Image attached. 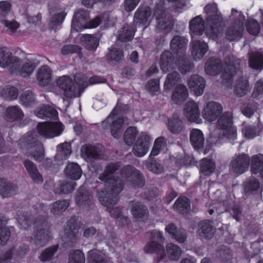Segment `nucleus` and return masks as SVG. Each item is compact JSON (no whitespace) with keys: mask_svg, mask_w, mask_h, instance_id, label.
Listing matches in <instances>:
<instances>
[{"mask_svg":"<svg viewBox=\"0 0 263 263\" xmlns=\"http://www.w3.org/2000/svg\"><path fill=\"white\" fill-rule=\"evenodd\" d=\"M117 168V165L111 164L108 165L106 171L100 177V179L104 182L105 190L98 193L100 203L107 208L110 215L118 218L121 215L120 208H111L118 200V195L123 190V182H130L133 186L138 187L144 185L142 176L138 171L130 165L124 166L121 171V179H115L113 172Z\"/></svg>","mask_w":263,"mask_h":263,"instance_id":"obj_1","label":"nucleus"},{"mask_svg":"<svg viewBox=\"0 0 263 263\" xmlns=\"http://www.w3.org/2000/svg\"><path fill=\"white\" fill-rule=\"evenodd\" d=\"M155 16L157 22V28L160 30L169 31L172 28L173 23L170 14L163 11V4L158 6L153 15L149 7L138 9L134 17V22L137 24L145 25L147 22Z\"/></svg>","mask_w":263,"mask_h":263,"instance_id":"obj_2","label":"nucleus"},{"mask_svg":"<svg viewBox=\"0 0 263 263\" xmlns=\"http://www.w3.org/2000/svg\"><path fill=\"white\" fill-rule=\"evenodd\" d=\"M0 66L8 68L12 73L26 78L32 73L36 64L31 61L22 64L16 57L6 48H0Z\"/></svg>","mask_w":263,"mask_h":263,"instance_id":"obj_3","label":"nucleus"},{"mask_svg":"<svg viewBox=\"0 0 263 263\" xmlns=\"http://www.w3.org/2000/svg\"><path fill=\"white\" fill-rule=\"evenodd\" d=\"M74 81L77 84L76 87L72 80L66 76H62L57 80V86L63 91L64 95L67 98L76 97L79 96V91L87 86L88 84L99 83L97 77L90 78L88 81L85 76H76Z\"/></svg>","mask_w":263,"mask_h":263,"instance_id":"obj_4","label":"nucleus"},{"mask_svg":"<svg viewBox=\"0 0 263 263\" xmlns=\"http://www.w3.org/2000/svg\"><path fill=\"white\" fill-rule=\"evenodd\" d=\"M204 12L208 15L206 20L207 36L214 40L222 30L224 26L222 18L215 3L207 5L204 7Z\"/></svg>","mask_w":263,"mask_h":263,"instance_id":"obj_5","label":"nucleus"},{"mask_svg":"<svg viewBox=\"0 0 263 263\" xmlns=\"http://www.w3.org/2000/svg\"><path fill=\"white\" fill-rule=\"evenodd\" d=\"M217 129L218 130V140H234L237 138L236 127L233 124L231 112H225L218 119Z\"/></svg>","mask_w":263,"mask_h":263,"instance_id":"obj_6","label":"nucleus"},{"mask_svg":"<svg viewBox=\"0 0 263 263\" xmlns=\"http://www.w3.org/2000/svg\"><path fill=\"white\" fill-rule=\"evenodd\" d=\"M22 148L27 151L36 160H41L44 155L43 144L38 141L34 132L27 133L20 140Z\"/></svg>","mask_w":263,"mask_h":263,"instance_id":"obj_7","label":"nucleus"},{"mask_svg":"<svg viewBox=\"0 0 263 263\" xmlns=\"http://www.w3.org/2000/svg\"><path fill=\"white\" fill-rule=\"evenodd\" d=\"M165 238L163 236V232L154 230L151 232V241L148 242L144 248L146 253H155L157 259L160 261L166 256L164 249L163 243Z\"/></svg>","mask_w":263,"mask_h":263,"instance_id":"obj_8","label":"nucleus"},{"mask_svg":"<svg viewBox=\"0 0 263 263\" xmlns=\"http://www.w3.org/2000/svg\"><path fill=\"white\" fill-rule=\"evenodd\" d=\"M232 15L238 20L228 28L226 32V37L230 41L239 40L242 35L244 30L245 16L241 12L235 9H232Z\"/></svg>","mask_w":263,"mask_h":263,"instance_id":"obj_9","label":"nucleus"},{"mask_svg":"<svg viewBox=\"0 0 263 263\" xmlns=\"http://www.w3.org/2000/svg\"><path fill=\"white\" fill-rule=\"evenodd\" d=\"M88 20L87 13L83 10H80L74 15L72 21L71 29L76 31H80L84 28H96L101 23V20L99 17H96L92 20L89 26H86V23Z\"/></svg>","mask_w":263,"mask_h":263,"instance_id":"obj_10","label":"nucleus"},{"mask_svg":"<svg viewBox=\"0 0 263 263\" xmlns=\"http://www.w3.org/2000/svg\"><path fill=\"white\" fill-rule=\"evenodd\" d=\"M63 130L64 126L60 122L39 123L37 126L39 134L48 138L59 136Z\"/></svg>","mask_w":263,"mask_h":263,"instance_id":"obj_11","label":"nucleus"},{"mask_svg":"<svg viewBox=\"0 0 263 263\" xmlns=\"http://www.w3.org/2000/svg\"><path fill=\"white\" fill-rule=\"evenodd\" d=\"M250 158L246 154H241L233 157L230 163V170L234 173L240 175L248 168Z\"/></svg>","mask_w":263,"mask_h":263,"instance_id":"obj_12","label":"nucleus"},{"mask_svg":"<svg viewBox=\"0 0 263 263\" xmlns=\"http://www.w3.org/2000/svg\"><path fill=\"white\" fill-rule=\"evenodd\" d=\"M223 110L222 106L218 103L211 101L206 103L202 111V116L206 122L215 121Z\"/></svg>","mask_w":263,"mask_h":263,"instance_id":"obj_13","label":"nucleus"},{"mask_svg":"<svg viewBox=\"0 0 263 263\" xmlns=\"http://www.w3.org/2000/svg\"><path fill=\"white\" fill-rule=\"evenodd\" d=\"M152 139L146 133H141L136 143L133 146V152L135 155L141 157L147 152Z\"/></svg>","mask_w":263,"mask_h":263,"instance_id":"obj_14","label":"nucleus"},{"mask_svg":"<svg viewBox=\"0 0 263 263\" xmlns=\"http://www.w3.org/2000/svg\"><path fill=\"white\" fill-rule=\"evenodd\" d=\"M184 114L190 122L196 123L201 122L198 105L194 101H189L185 104L184 108Z\"/></svg>","mask_w":263,"mask_h":263,"instance_id":"obj_15","label":"nucleus"},{"mask_svg":"<svg viewBox=\"0 0 263 263\" xmlns=\"http://www.w3.org/2000/svg\"><path fill=\"white\" fill-rule=\"evenodd\" d=\"M192 54L196 61L201 59L209 49L208 45L204 42L198 40L197 38L192 39Z\"/></svg>","mask_w":263,"mask_h":263,"instance_id":"obj_16","label":"nucleus"},{"mask_svg":"<svg viewBox=\"0 0 263 263\" xmlns=\"http://www.w3.org/2000/svg\"><path fill=\"white\" fill-rule=\"evenodd\" d=\"M160 67L164 73L177 67V63L174 61L173 55L170 51H165L162 53L160 59Z\"/></svg>","mask_w":263,"mask_h":263,"instance_id":"obj_17","label":"nucleus"},{"mask_svg":"<svg viewBox=\"0 0 263 263\" xmlns=\"http://www.w3.org/2000/svg\"><path fill=\"white\" fill-rule=\"evenodd\" d=\"M188 85L196 96H201L204 91L205 81L203 78L198 76H192L188 81Z\"/></svg>","mask_w":263,"mask_h":263,"instance_id":"obj_18","label":"nucleus"},{"mask_svg":"<svg viewBox=\"0 0 263 263\" xmlns=\"http://www.w3.org/2000/svg\"><path fill=\"white\" fill-rule=\"evenodd\" d=\"M206 25L204 26L202 18L200 15L193 18L190 23L191 34L192 39L197 38V36L202 34L204 29L206 30ZM207 35V34L205 33Z\"/></svg>","mask_w":263,"mask_h":263,"instance_id":"obj_19","label":"nucleus"},{"mask_svg":"<svg viewBox=\"0 0 263 263\" xmlns=\"http://www.w3.org/2000/svg\"><path fill=\"white\" fill-rule=\"evenodd\" d=\"M131 213L134 217L138 220L144 221L148 217L147 209L139 202H132Z\"/></svg>","mask_w":263,"mask_h":263,"instance_id":"obj_20","label":"nucleus"},{"mask_svg":"<svg viewBox=\"0 0 263 263\" xmlns=\"http://www.w3.org/2000/svg\"><path fill=\"white\" fill-rule=\"evenodd\" d=\"M187 43V40L183 37L175 36L171 42V48L174 54L184 53L185 47Z\"/></svg>","mask_w":263,"mask_h":263,"instance_id":"obj_21","label":"nucleus"},{"mask_svg":"<svg viewBox=\"0 0 263 263\" xmlns=\"http://www.w3.org/2000/svg\"><path fill=\"white\" fill-rule=\"evenodd\" d=\"M16 186L4 179H0V195L3 198L9 197L16 194Z\"/></svg>","mask_w":263,"mask_h":263,"instance_id":"obj_22","label":"nucleus"},{"mask_svg":"<svg viewBox=\"0 0 263 263\" xmlns=\"http://www.w3.org/2000/svg\"><path fill=\"white\" fill-rule=\"evenodd\" d=\"M24 165L33 181L37 183H42L43 177L37 171L36 165L32 161L26 160Z\"/></svg>","mask_w":263,"mask_h":263,"instance_id":"obj_23","label":"nucleus"},{"mask_svg":"<svg viewBox=\"0 0 263 263\" xmlns=\"http://www.w3.org/2000/svg\"><path fill=\"white\" fill-rule=\"evenodd\" d=\"M188 97L187 89L185 86L180 85L175 88L172 97L173 102L180 104L183 102Z\"/></svg>","mask_w":263,"mask_h":263,"instance_id":"obj_24","label":"nucleus"},{"mask_svg":"<svg viewBox=\"0 0 263 263\" xmlns=\"http://www.w3.org/2000/svg\"><path fill=\"white\" fill-rule=\"evenodd\" d=\"M248 54L250 67L255 69H262L263 68V54L259 52L250 51Z\"/></svg>","mask_w":263,"mask_h":263,"instance_id":"obj_25","label":"nucleus"},{"mask_svg":"<svg viewBox=\"0 0 263 263\" xmlns=\"http://www.w3.org/2000/svg\"><path fill=\"white\" fill-rule=\"evenodd\" d=\"M36 78L40 85H47L51 80V70L49 67L42 66L37 71Z\"/></svg>","mask_w":263,"mask_h":263,"instance_id":"obj_26","label":"nucleus"},{"mask_svg":"<svg viewBox=\"0 0 263 263\" xmlns=\"http://www.w3.org/2000/svg\"><path fill=\"white\" fill-rule=\"evenodd\" d=\"M66 176L74 180H79L82 175V170L76 163H69L65 169Z\"/></svg>","mask_w":263,"mask_h":263,"instance_id":"obj_27","label":"nucleus"},{"mask_svg":"<svg viewBox=\"0 0 263 263\" xmlns=\"http://www.w3.org/2000/svg\"><path fill=\"white\" fill-rule=\"evenodd\" d=\"M5 117L10 122L20 120L23 118L24 113L17 106H10L6 110Z\"/></svg>","mask_w":263,"mask_h":263,"instance_id":"obj_28","label":"nucleus"},{"mask_svg":"<svg viewBox=\"0 0 263 263\" xmlns=\"http://www.w3.org/2000/svg\"><path fill=\"white\" fill-rule=\"evenodd\" d=\"M36 117L40 118H56L58 112L52 107L49 105H42L37 108L34 111Z\"/></svg>","mask_w":263,"mask_h":263,"instance_id":"obj_29","label":"nucleus"},{"mask_svg":"<svg viewBox=\"0 0 263 263\" xmlns=\"http://www.w3.org/2000/svg\"><path fill=\"white\" fill-rule=\"evenodd\" d=\"M221 63L220 59L210 58L206 62L205 71L209 75H215L221 70Z\"/></svg>","mask_w":263,"mask_h":263,"instance_id":"obj_30","label":"nucleus"},{"mask_svg":"<svg viewBox=\"0 0 263 263\" xmlns=\"http://www.w3.org/2000/svg\"><path fill=\"white\" fill-rule=\"evenodd\" d=\"M37 233H36V239L39 241L38 243H41V246L44 245L50 237V232L49 229L46 225L45 221L41 223V228H37Z\"/></svg>","mask_w":263,"mask_h":263,"instance_id":"obj_31","label":"nucleus"},{"mask_svg":"<svg viewBox=\"0 0 263 263\" xmlns=\"http://www.w3.org/2000/svg\"><path fill=\"white\" fill-rule=\"evenodd\" d=\"M79 227L76 224L73 219H70L65 226V233L68 238L74 240L80 237L79 233Z\"/></svg>","mask_w":263,"mask_h":263,"instance_id":"obj_32","label":"nucleus"},{"mask_svg":"<svg viewBox=\"0 0 263 263\" xmlns=\"http://www.w3.org/2000/svg\"><path fill=\"white\" fill-rule=\"evenodd\" d=\"M190 140L195 148L202 147L204 141L202 132L198 129H193L190 133Z\"/></svg>","mask_w":263,"mask_h":263,"instance_id":"obj_33","label":"nucleus"},{"mask_svg":"<svg viewBox=\"0 0 263 263\" xmlns=\"http://www.w3.org/2000/svg\"><path fill=\"white\" fill-rule=\"evenodd\" d=\"M198 233L202 237L210 238L214 234L211 221L206 220L200 222L199 224Z\"/></svg>","mask_w":263,"mask_h":263,"instance_id":"obj_34","label":"nucleus"},{"mask_svg":"<svg viewBox=\"0 0 263 263\" xmlns=\"http://www.w3.org/2000/svg\"><path fill=\"white\" fill-rule=\"evenodd\" d=\"M165 231L179 242H183L185 240V235L184 231L182 230H177L175 226L170 224L165 228Z\"/></svg>","mask_w":263,"mask_h":263,"instance_id":"obj_35","label":"nucleus"},{"mask_svg":"<svg viewBox=\"0 0 263 263\" xmlns=\"http://www.w3.org/2000/svg\"><path fill=\"white\" fill-rule=\"evenodd\" d=\"M174 208L177 212L182 214L187 213L190 209V203L188 198L180 197L175 202Z\"/></svg>","mask_w":263,"mask_h":263,"instance_id":"obj_36","label":"nucleus"},{"mask_svg":"<svg viewBox=\"0 0 263 263\" xmlns=\"http://www.w3.org/2000/svg\"><path fill=\"white\" fill-rule=\"evenodd\" d=\"M82 188L79 191L76 198L77 204L80 207L89 206L92 203V196L89 192H82Z\"/></svg>","mask_w":263,"mask_h":263,"instance_id":"obj_37","label":"nucleus"},{"mask_svg":"<svg viewBox=\"0 0 263 263\" xmlns=\"http://www.w3.org/2000/svg\"><path fill=\"white\" fill-rule=\"evenodd\" d=\"M251 171L253 174L261 172L263 166V155L260 154L253 155L250 159Z\"/></svg>","mask_w":263,"mask_h":263,"instance_id":"obj_38","label":"nucleus"},{"mask_svg":"<svg viewBox=\"0 0 263 263\" xmlns=\"http://www.w3.org/2000/svg\"><path fill=\"white\" fill-rule=\"evenodd\" d=\"M71 145L68 143H64L57 146V153L55 158L57 160L66 159L71 154Z\"/></svg>","mask_w":263,"mask_h":263,"instance_id":"obj_39","label":"nucleus"},{"mask_svg":"<svg viewBox=\"0 0 263 263\" xmlns=\"http://www.w3.org/2000/svg\"><path fill=\"white\" fill-rule=\"evenodd\" d=\"M234 58L229 62H226L223 65V71L222 73V77L223 79L229 80L234 76L237 71V68L235 64L233 63Z\"/></svg>","mask_w":263,"mask_h":263,"instance_id":"obj_40","label":"nucleus"},{"mask_svg":"<svg viewBox=\"0 0 263 263\" xmlns=\"http://www.w3.org/2000/svg\"><path fill=\"white\" fill-rule=\"evenodd\" d=\"M124 121L123 119H118L112 122L110 131L115 138H118L121 136L124 128Z\"/></svg>","mask_w":263,"mask_h":263,"instance_id":"obj_41","label":"nucleus"},{"mask_svg":"<svg viewBox=\"0 0 263 263\" xmlns=\"http://www.w3.org/2000/svg\"><path fill=\"white\" fill-rule=\"evenodd\" d=\"M166 251L167 256L173 260H177L181 254V249L177 245L170 243L166 246Z\"/></svg>","mask_w":263,"mask_h":263,"instance_id":"obj_42","label":"nucleus"},{"mask_svg":"<svg viewBox=\"0 0 263 263\" xmlns=\"http://www.w3.org/2000/svg\"><path fill=\"white\" fill-rule=\"evenodd\" d=\"M177 56H179V58L176 57V60L174 59L177 63V66H178V68L180 71L182 73H186L190 71L192 69V67L188 62L187 60L183 57L184 53L183 54L181 53L176 54ZM174 59H175L173 57Z\"/></svg>","mask_w":263,"mask_h":263,"instance_id":"obj_43","label":"nucleus"},{"mask_svg":"<svg viewBox=\"0 0 263 263\" xmlns=\"http://www.w3.org/2000/svg\"><path fill=\"white\" fill-rule=\"evenodd\" d=\"M82 156L87 160L96 159L98 157L97 149L91 145H85L81 148Z\"/></svg>","mask_w":263,"mask_h":263,"instance_id":"obj_44","label":"nucleus"},{"mask_svg":"<svg viewBox=\"0 0 263 263\" xmlns=\"http://www.w3.org/2000/svg\"><path fill=\"white\" fill-rule=\"evenodd\" d=\"M81 40L88 50H95L99 44L97 38L90 34L83 35Z\"/></svg>","mask_w":263,"mask_h":263,"instance_id":"obj_45","label":"nucleus"},{"mask_svg":"<svg viewBox=\"0 0 263 263\" xmlns=\"http://www.w3.org/2000/svg\"><path fill=\"white\" fill-rule=\"evenodd\" d=\"M135 30L129 25L124 26L119 31L118 39L123 42L130 40L134 36Z\"/></svg>","mask_w":263,"mask_h":263,"instance_id":"obj_46","label":"nucleus"},{"mask_svg":"<svg viewBox=\"0 0 263 263\" xmlns=\"http://www.w3.org/2000/svg\"><path fill=\"white\" fill-rule=\"evenodd\" d=\"M243 186L245 192L251 193L259 189L260 183L254 177H250L244 182Z\"/></svg>","mask_w":263,"mask_h":263,"instance_id":"obj_47","label":"nucleus"},{"mask_svg":"<svg viewBox=\"0 0 263 263\" xmlns=\"http://www.w3.org/2000/svg\"><path fill=\"white\" fill-rule=\"evenodd\" d=\"M249 91L250 88L247 79H242L241 80H239L235 87V92L236 95L242 97L246 95Z\"/></svg>","mask_w":263,"mask_h":263,"instance_id":"obj_48","label":"nucleus"},{"mask_svg":"<svg viewBox=\"0 0 263 263\" xmlns=\"http://www.w3.org/2000/svg\"><path fill=\"white\" fill-rule=\"evenodd\" d=\"M20 103L26 107H30L35 102L34 96L32 91L26 90L20 97Z\"/></svg>","mask_w":263,"mask_h":263,"instance_id":"obj_49","label":"nucleus"},{"mask_svg":"<svg viewBox=\"0 0 263 263\" xmlns=\"http://www.w3.org/2000/svg\"><path fill=\"white\" fill-rule=\"evenodd\" d=\"M179 80L180 76L178 72H173L168 74L164 82V89L166 90L170 89L179 81Z\"/></svg>","mask_w":263,"mask_h":263,"instance_id":"obj_50","label":"nucleus"},{"mask_svg":"<svg viewBox=\"0 0 263 263\" xmlns=\"http://www.w3.org/2000/svg\"><path fill=\"white\" fill-rule=\"evenodd\" d=\"M167 126L168 129L174 134L180 133L182 129V123L178 118L169 119Z\"/></svg>","mask_w":263,"mask_h":263,"instance_id":"obj_51","label":"nucleus"},{"mask_svg":"<svg viewBox=\"0 0 263 263\" xmlns=\"http://www.w3.org/2000/svg\"><path fill=\"white\" fill-rule=\"evenodd\" d=\"M68 263H85V256L83 253L79 250L71 252L69 255Z\"/></svg>","mask_w":263,"mask_h":263,"instance_id":"obj_52","label":"nucleus"},{"mask_svg":"<svg viewBox=\"0 0 263 263\" xmlns=\"http://www.w3.org/2000/svg\"><path fill=\"white\" fill-rule=\"evenodd\" d=\"M200 166L201 172L206 175L213 172L215 168V165L214 162L206 159H203L201 161Z\"/></svg>","mask_w":263,"mask_h":263,"instance_id":"obj_53","label":"nucleus"},{"mask_svg":"<svg viewBox=\"0 0 263 263\" xmlns=\"http://www.w3.org/2000/svg\"><path fill=\"white\" fill-rule=\"evenodd\" d=\"M58 248L57 246H54L46 249L41 254L40 259L43 262L49 261L57 252Z\"/></svg>","mask_w":263,"mask_h":263,"instance_id":"obj_54","label":"nucleus"},{"mask_svg":"<svg viewBox=\"0 0 263 263\" xmlns=\"http://www.w3.org/2000/svg\"><path fill=\"white\" fill-rule=\"evenodd\" d=\"M123 52L121 49L113 47L109 49L107 54L108 59L116 62L121 61L123 60Z\"/></svg>","mask_w":263,"mask_h":263,"instance_id":"obj_55","label":"nucleus"},{"mask_svg":"<svg viewBox=\"0 0 263 263\" xmlns=\"http://www.w3.org/2000/svg\"><path fill=\"white\" fill-rule=\"evenodd\" d=\"M69 205V203L66 200L58 201L54 203L51 212L53 214H59L65 211Z\"/></svg>","mask_w":263,"mask_h":263,"instance_id":"obj_56","label":"nucleus"},{"mask_svg":"<svg viewBox=\"0 0 263 263\" xmlns=\"http://www.w3.org/2000/svg\"><path fill=\"white\" fill-rule=\"evenodd\" d=\"M166 145V140L163 137H159L156 139L154 146L151 151V155L156 156L163 149Z\"/></svg>","mask_w":263,"mask_h":263,"instance_id":"obj_57","label":"nucleus"},{"mask_svg":"<svg viewBox=\"0 0 263 263\" xmlns=\"http://www.w3.org/2000/svg\"><path fill=\"white\" fill-rule=\"evenodd\" d=\"M87 263H106L102 259L98 250H91L88 252Z\"/></svg>","mask_w":263,"mask_h":263,"instance_id":"obj_58","label":"nucleus"},{"mask_svg":"<svg viewBox=\"0 0 263 263\" xmlns=\"http://www.w3.org/2000/svg\"><path fill=\"white\" fill-rule=\"evenodd\" d=\"M137 131L136 128L134 127H128L124 135V140L125 142L128 145L132 144L137 136Z\"/></svg>","mask_w":263,"mask_h":263,"instance_id":"obj_59","label":"nucleus"},{"mask_svg":"<svg viewBox=\"0 0 263 263\" xmlns=\"http://www.w3.org/2000/svg\"><path fill=\"white\" fill-rule=\"evenodd\" d=\"M18 91L13 87H7L4 89L2 92V96L7 100L11 101L17 98Z\"/></svg>","mask_w":263,"mask_h":263,"instance_id":"obj_60","label":"nucleus"},{"mask_svg":"<svg viewBox=\"0 0 263 263\" xmlns=\"http://www.w3.org/2000/svg\"><path fill=\"white\" fill-rule=\"evenodd\" d=\"M146 88L152 95H157L160 90L159 80H152L149 81L146 84Z\"/></svg>","mask_w":263,"mask_h":263,"instance_id":"obj_61","label":"nucleus"},{"mask_svg":"<svg viewBox=\"0 0 263 263\" xmlns=\"http://www.w3.org/2000/svg\"><path fill=\"white\" fill-rule=\"evenodd\" d=\"M247 29L249 33L256 35L259 32L260 27L257 21L254 20H250L247 24Z\"/></svg>","mask_w":263,"mask_h":263,"instance_id":"obj_62","label":"nucleus"},{"mask_svg":"<svg viewBox=\"0 0 263 263\" xmlns=\"http://www.w3.org/2000/svg\"><path fill=\"white\" fill-rule=\"evenodd\" d=\"M242 133L247 139H252L256 136L257 133L254 126L244 125Z\"/></svg>","mask_w":263,"mask_h":263,"instance_id":"obj_63","label":"nucleus"},{"mask_svg":"<svg viewBox=\"0 0 263 263\" xmlns=\"http://www.w3.org/2000/svg\"><path fill=\"white\" fill-rule=\"evenodd\" d=\"M254 98H260L263 96V80L258 81L252 93Z\"/></svg>","mask_w":263,"mask_h":263,"instance_id":"obj_64","label":"nucleus"}]
</instances>
